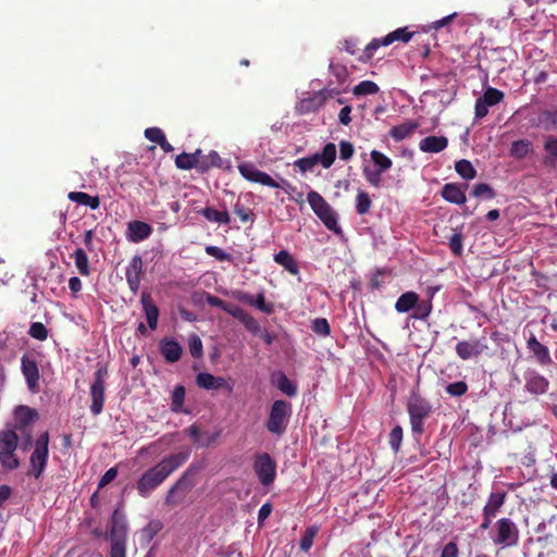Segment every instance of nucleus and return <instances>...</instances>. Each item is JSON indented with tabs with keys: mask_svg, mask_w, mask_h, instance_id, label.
Wrapping results in <instances>:
<instances>
[{
	"mask_svg": "<svg viewBox=\"0 0 557 557\" xmlns=\"http://www.w3.org/2000/svg\"><path fill=\"white\" fill-rule=\"evenodd\" d=\"M189 456V450L171 454L146 470L136 484L138 494L144 498L149 497L157 487L188 460Z\"/></svg>",
	"mask_w": 557,
	"mask_h": 557,
	"instance_id": "f257e3e1",
	"label": "nucleus"
},
{
	"mask_svg": "<svg viewBox=\"0 0 557 557\" xmlns=\"http://www.w3.org/2000/svg\"><path fill=\"white\" fill-rule=\"evenodd\" d=\"M20 440V433L12 428L5 425L0 430V466L5 470H15L21 465L15 455Z\"/></svg>",
	"mask_w": 557,
	"mask_h": 557,
	"instance_id": "f03ea898",
	"label": "nucleus"
},
{
	"mask_svg": "<svg viewBox=\"0 0 557 557\" xmlns=\"http://www.w3.org/2000/svg\"><path fill=\"white\" fill-rule=\"evenodd\" d=\"M36 418V410L27 406H17L14 409L13 421L5 424L20 433L23 449H26V447L32 443V425Z\"/></svg>",
	"mask_w": 557,
	"mask_h": 557,
	"instance_id": "7ed1b4c3",
	"label": "nucleus"
},
{
	"mask_svg": "<svg viewBox=\"0 0 557 557\" xmlns=\"http://www.w3.org/2000/svg\"><path fill=\"white\" fill-rule=\"evenodd\" d=\"M49 433H41L34 443V449L29 457L27 475L38 480L42 476L49 458Z\"/></svg>",
	"mask_w": 557,
	"mask_h": 557,
	"instance_id": "20e7f679",
	"label": "nucleus"
},
{
	"mask_svg": "<svg viewBox=\"0 0 557 557\" xmlns=\"http://www.w3.org/2000/svg\"><path fill=\"white\" fill-rule=\"evenodd\" d=\"M312 211L330 231L339 234L342 228L337 222V214L325 199L317 191L310 190L307 195Z\"/></svg>",
	"mask_w": 557,
	"mask_h": 557,
	"instance_id": "39448f33",
	"label": "nucleus"
},
{
	"mask_svg": "<svg viewBox=\"0 0 557 557\" xmlns=\"http://www.w3.org/2000/svg\"><path fill=\"white\" fill-rule=\"evenodd\" d=\"M292 416V405L283 399L275 400L270 409L267 429L270 433L282 435L285 433Z\"/></svg>",
	"mask_w": 557,
	"mask_h": 557,
	"instance_id": "423d86ee",
	"label": "nucleus"
},
{
	"mask_svg": "<svg viewBox=\"0 0 557 557\" xmlns=\"http://www.w3.org/2000/svg\"><path fill=\"white\" fill-rule=\"evenodd\" d=\"M407 409L412 433L422 434L424 431V420L430 416L432 406L422 397L413 395L408 401Z\"/></svg>",
	"mask_w": 557,
	"mask_h": 557,
	"instance_id": "0eeeda50",
	"label": "nucleus"
},
{
	"mask_svg": "<svg viewBox=\"0 0 557 557\" xmlns=\"http://www.w3.org/2000/svg\"><path fill=\"white\" fill-rule=\"evenodd\" d=\"M495 536L493 542L504 547L515 546L519 540V529L509 518H502L494 525Z\"/></svg>",
	"mask_w": 557,
	"mask_h": 557,
	"instance_id": "6e6552de",
	"label": "nucleus"
},
{
	"mask_svg": "<svg viewBox=\"0 0 557 557\" xmlns=\"http://www.w3.org/2000/svg\"><path fill=\"white\" fill-rule=\"evenodd\" d=\"M194 471L191 468H188L181 478L175 482V484L169 490L165 496V504L169 506H176L181 504L186 495L191 491L195 485V481L193 479Z\"/></svg>",
	"mask_w": 557,
	"mask_h": 557,
	"instance_id": "1a4fd4ad",
	"label": "nucleus"
},
{
	"mask_svg": "<svg viewBox=\"0 0 557 557\" xmlns=\"http://www.w3.org/2000/svg\"><path fill=\"white\" fill-rule=\"evenodd\" d=\"M107 369L99 368L94 374V382L90 386L91 405L90 411L94 416H98L103 410L104 391H106Z\"/></svg>",
	"mask_w": 557,
	"mask_h": 557,
	"instance_id": "9d476101",
	"label": "nucleus"
},
{
	"mask_svg": "<svg viewBox=\"0 0 557 557\" xmlns=\"http://www.w3.org/2000/svg\"><path fill=\"white\" fill-rule=\"evenodd\" d=\"M505 95L502 90L494 87H487L483 96L479 97L474 107V119L482 120L488 113V108L503 101Z\"/></svg>",
	"mask_w": 557,
	"mask_h": 557,
	"instance_id": "9b49d317",
	"label": "nucleus"
},
{
	"mask_svg": "<svg viewBox=\"0 0 557 557\" xmlns=\"http://www.w3.org/2000/svg\"><path fill=\"white\" fill-rule=\"evenodd\" d=\"M255 471L261 484L269 486L275 479L276 463L269 454L263 453L256 457Z\"/></svg>",
	"mask_w": 557,
	"mask_h": 557,
	"instance_id": "f8f14e48",
	"label": "nucleus"
},
{
	"mask_svg": "<svg viewBox=\"0 0 557 557\" xmlns=\"http://www.w3.org/2000/svg\"><path fill=\"white\" fill-rule=\"evenodd\" d=\"M488 349L485 337L461 341L456 345V354L461 360L478 357Z\"/></svg>",
	"mask_w": 557,
	"mask_h": 557,
	"instance_id": "ddd939ff",
	"label": "nucleus"
},
{
	"mask_svg": "<svg viewBox=\"0 0 557 557\" xmlns=\"http://www.w3.org/2000/svg\"><path fill=\"white\" fill-rule=\"evenodd\" d=\"M21 371L25 377L28 389L33 393L38 392L40 375L37 361L33 356L28 354L22 356Z\"/></svg>",
	"mask_w": 557,
	"mask_h": 557,
	"instance_id": "4468645a",
	"label": "nucleus"
},
{
	"mask_svg": "<svg viewBox=\"0 0 557 557\" xmlns=\"http://www.w3.org/2000/svg\"><path fill=\"white\" fill-rule=\"evenodd\" d=\"M238 171L244 178L249 182L259 183L264 186L278 188L280 184L275 182L269 174L262 172L250 162H244L238 165Z\"/></svg>",
	"mask_w": 557,
	"mask_h": 557,
	"instance_id": "2eb2a0df",
	"label": "nucleus"
},
{
	"mask_svg": "<svg viewBox=\"0 0 557 557\" xmlns=\"http://www.w3.org/2000/svg\"><path fill=\"white\" fill-rule=\"evenodd\" d=\"M143 275V259L140 256H134L125 270V276L129 289L136 294L140 287Z\"/></svg>",
	"mask_w": 557,
	"mask_h": 557,
	"instance_id": "dca6fc26",
	"label": "nucleus"
},
{
	"mask_svg": "<svg viewBox=\"0 0 557 557\" xmlns=\"http://www.w3.org/2000/svg\"><path fill=\"white\" fill-rule=\"evenodd\" d=\"M110 541H126L127 540V521L125 515L115 509L110 520Z\"/></svg>",
	"mask_w": 557,
	"mask_h": 557,
	"instance_id": "f3484780",
	"label": "nucleus"
},
{
	"mask_svg": "<svg viewBox=\"0 0 557 557\" xmlns=\"http://www.w3.org/2000/svg\"><path fill=\"white\" fill-rule=\"evenodd\" d=\"M152 234V227L143 221H131L127 223L125 237L128 242L137 244L147 239Z\"/></svg>",
	"mask_w": 557,
	"mask_h": 557,
	"instance_id": "a211bd4d",
	"label": "nucleus"
},
{
	"mask_svg": "<svg viewBox=\"0 0 557 557\" xmlns=\"http://www.w3.org/2000/svg\"><path fill=\"white\" fill-rule=\"evenodd\" d=\"M524 381L525 389L533 395L545 394L549 386V382L545 376L532 370L525 372Z\"/></svg>",
	"mask_w": 557,
	"mask_h": 557,
	"instance_id": "6ab92c4d",
	"label": "nucleus"
},
{
	"mask_svg": "<svg viewBox=\"0 0 557 557\" xmlns=\"http://www.w3.org/2000/svg\"><path fill=\"white\" fill-rule=\"evenodd\" d=\"M467 187V184L459 185L455 183H448L443 186L441 195L446 201L450 203L463 205L467 200L465 194Z\"/></svg>",
	"mask_w": 557,
	"mask_h": 557,
	"instance_id": "aec40b11",
	"label": "nucleus"
},
{
	"mask_svg": "<svg viewBox=\"0 0 557 557\" xmlns=\"http://www.w3.org/2000/svg\"><path fill=\"white\" fill-rule=\"evenodd\" d=\"M160 352L166 362L174 363L178 361L183 355V347L174 339H161Z\"/></svg>",
	"mask_w": 557,
	"mask_h": 557,
	"instance_id": "412c9836",
	"label": "nucleus"
},
{
	"mask_svg": "<svg viewBox=\"0 0 557 557\" xmlns=\"http://www.w3.org/2000/svg\"><path fill=\"white\" fill-rule=\"evenodd\" d=\"M140 302L145 312V317L148 323V326L151 330H156L158 325V319H159V309L153 304L151 296L144 292L140 297Z\"/></svg>",
	"mask_w": 557,
	"mask_h": 557,
	"instance_id": "4be33fe9",
	"label": "nucleus"
},
{
	"mask_svg": "<svg viewBox=\"0 0 557 557\" xmlns=\"http://www.w3.org/2000/svg\"><path fill=\"white\" fill-rule=\"evenodd\" d=\"M527 347L541 364L546 366L552 363V358L548 348L545 345L541 344L536 339L535 335L531 334L527 342Z\"/></svg>",
	"mask_w": 557,
	"mask_h": 557,
	"instance_id": "5701e85b",
	"label": "nucleus"
},
{
	"mask_svg": "<svg viewBox=\"0 0 557 557\" xmlns=\"http://www.w3.org/2000/svg\"><path fill=\"white\" fill-rule=\"evenodd\" d=\"M448 145L445 136H428L420 140L419 149L423 152L437 153L443 151Z\"/></svg>",
	"mask_w": 557,
	"mask_h": 557,
	"instance_id": "b1692460",
	"label": "nucleus"
},
{
	"mask_svg": "<svg viewBox=\"0 0 557 557\" xmlns=\"http://www.w3.org/2000/svg\"><path fill=\"white\" fill-rule=\"evenodd\" d=\"M274 261L283 267L288 273L297 275L299 273V267L297 261L287 250H281L273 257Z\"/></svg>",
	"mask_w": 557,
	"mask_h": 557,
	"instance_id": "393cba45",
	"label": "nucleus"
},
{
	"mask_svg": "<svg viewBox=\"0 0 557 557\" xmlns=\"http://www.w3.org/2000/svg\"><path fill=\"white\" fill-rule=\"evenodd\" d=\"M506 493L505 492H494L491 493L487 499L486 505L483 508V516H493L495 517L500 509V507L505 503Z\"/></svg>",
	"mask_w": 557,
	"mask_h": 557,
	"instance_id": "a878e982",
	"label": "nucleus"
},
{
	"mask_svg": "<svg viewBox=\"0 0 557 557\" xmlns=\"http://www.w3.org/2000/svg\"><path fill=\"white\" fill-rule=\"evenodd\" d=\"M325 97L323 92L314 94L313 96L301 99L298 109L300 113H309L318 110L323 106Z\"/></svg>",
	"mask_w": 557,
	"mask_h": 557,
	"instance_id": "bb28decb",
	"label": "nucleus"
},
{
	"mask_svg": "<svg viewBox=\"0 0 557 557\" xmlns=\"http://www.w3.org/2000/svg\"><path fill=\"white\" fill-rule=\"evenodd\" d=\"M185 387L176 385L171 395V410L175 413H188L189 411L184 407L185 401Z\"/></svg>",
	"mask_w": 557,
	"mask_h": 557,
	"instance_id": "cd10ccee",
	"label": "nucleus"
},
{
	"mask_svg": "<svg viewBox=\"0 0 557 557\" xmlns=\"http://www.w3.org/2000/svg\"><path fill=\"white\" fill-rule=\"evenodd\" d=\"M419 300V296L414 292H406L399 296L395 304L397 312L405 313L413 309Z\"/></svg>",
	"mask_w": 557,
	"mask_h": 557,
	"instance_id": "c85d7f7f",
	"label": "nucleus"
},
{
	"mask_svg": "<svg viewBox=\"0 0 557 557\" xmlns=\"http://www.w3.org/2000/svg\"><path fill=\"white\" fill-rule=\"evenodd\" d=\"M544 150L546 156L544 158V164L547 166H557V137L548 136L544 143Z\"/></svg>",
	"mask_w": 557,
	"mask_h": 557,
	"instance_id": "c756f323",
	"label": "nucleus"
},
{
	"mask_svg": "<svg viewBox=\"0 0 557 557\" xmlns=\"http://www.w3.org/2000/svg\"><path fill=\"white\" fill-rule=\"evenodd\" d=\"M199 213L210 222L218 224H228L231 216L227 211H219L212 207H206Z\"/></svg>",
	"mask_w": 557,
	"mask_h": 557,
	"instance_id": "7c9ffc66",
	"label": "nucleus"
},
{
	"mask_svg": "<svg viewBox=\"0 0 557 557\" xmlns=\"http://www.w3.org/2000/svg\"><path fill=\"white\" fill-rule=\"evenodd\" d=\"M532 152V143L528 139L515 140L510 147V156L515 159L522 160Z\"/></svg>",
	"mask_w": 557,
	"mask_h": 557,
	"instance_id": "2f4dec72",
	"label": "nucleus"
},
{
	"mask_svg": "<svg viewBox=\"0 0 557 557\" xmlns=\"http://www.w3.org/2000/svg\"><path fill=\"white\" fill-rule=\"evenodd\" d=\"M417 127L418 124L413 122L403 123L392 127L389 131V135L394 140L400 141L407 138L410 134H412Z\"/></svg>",
	"mask_w": 557,
	"mask_h": 557,
	"instance_id": "473e14b6",
	"label": "nucleus"
},
{
	"mask_svg": "<svg viewBox=\"0 0 557 557\" xmlns=\"http://www.w3.org/2000/svg\"><path fill=\"white\" fill-rule=\"evenodd\" d=\"M314 154L318 157L319 163H321L324 169H329L335 161L336 146L333 143H329L323 147L320 153Z\"/></svg>",
	"mask_w": 557,
	"mask_h": 557,
	"instance_id": "72a5a7b5",
	"label": "nucleus"
},
{
	"mask_svg": "<svg viewBox=\"0 0 557 557\" xmlns=\"http://www.w3.org/2000/svg\"><path fill=\"white\" fill-rule=\"evenodd\" d=\"M69 199L79 205H84L95 210L99 208L100 201L98 197H92L83 191H72L69 194Z\"/></svg>",
	"mask_w": 557,
	"mask_h": 557,
	"instance_id": "f704fd0d",
	"label": "nucleus"
},
{
	"mask_svg": "<svg viewBox=\"0 0 557 557\" xmlns=\"http://www.w3.org/2000/svg\"><path fill=\"white\" fill-rule=\"evenodd\" d=\"M74 261L81 275L88 276L90 274L89 259L84 249L77 248L74 251Z\"/></svg>",
	"mask_w": 557,
	"mask_h": 557,
	"instance_id": "c9c22d12",
	"label": "nucleus"
},
{
	"mask_svg": "<svg viewBox=\"0 0 557 557\" xmlns=\"http://www.w3.org/2000/svg\"><path fill=\"white\" fill-rule=\"evenodd\" d=\"M370 158L374 164V169L381 171L382 173L388 171L393 165L391 158L379 150H372L370 152Z\"/></svg>",
	"mask_w": 557,
	"mask_h": 557,
	"instance_id": "e433bc0d",
	"label": "nucleus"
},
{
	"mask_svg": "<svg viewBox=\"0 0 557 557\" xmlns=\"http://www.w3.org/2000/svg\"><path fill=\"white\" fill-rule=\"evenodd\" d=\"M537 124L545 131L557 129V111H543L537 116Z\"/></svg>",
	"mask_w": 557,
	"mask_h": 557,
	"instance_id": "4c0bfd02",
	"label": "nucleus"
},
{
	"mask_svg": "<svg viewBox=\"0 0 557 557\" xmlns=\"http://www.w3.org/2000/svg\"><path fill=\"white\" fill-rule=\"evenodd\" d=\"M412 36L413 33L408 32L407 27H400L383 37V44L389 46L395 41L408 42Z\"/></svg>",
	"mask_w": 557,
	"mask_h": 557,
	"instance_id": "58836bf2",
	"label": "nucleus"
},
{
	"mask_svg": "<svg viewBox=\"0 0 557 557\" xmlns=\"http://www.w3.org/2000/svg\"><path fill=\"white\" fill-rule=\"evenodd\" d=\"M455 170L459 176L462 178L470 181L476 176V170L473 168L472 163L466 159H461L455 163Z\"/></svg>",
	"mask_w": 557,
	"mask_h": 557,
	"instance_id": "ea45409f",
	"label": "nucleus"
},
{
	"mask_svg": "<svg viewBox=\"0 0 557 557\" xmlns=\"http://www.w3.org/2000/svg\"><path fill=\"white\" fill-rule=\"evenodd\" d=\"M276 386L287 396H295L297 394L296 385L284 373L277 375Z\"/></svg>",
	"mask_w": 557,
	"mask_h": 557,
	"instance_id": "a19ab883",
	"label": "nucleus"
},
{
	"mask_svg": "<svg viewBox=\"0 0 557 557\" xmlns=\"http://www.w3.org/2000/svg\"><path fill=\"white\" fill-rule=\"evenodd\" d=\"M380 47H387V44H383V38H373L363 49L360 60L363 62L371 60Z\"/></svg>",
	"mask_w": 557,
	"mask_h": 557,
	"instance_id": "79ce46f5",
	"label": "nucleus"
},
{
	"mask_svg": "<svg viewBox=\"0 0 557 557\" xmlns=\"http://www.w3.org/2000/svg\"><path fill=\"white\" fill-rule=\"evenodd\" d=\"M379 86L371 81H362L358 85L354 87V95L356 96H366V95H374L379 92Z\"/></svg>",
	"mask_w": 557,
	"mask_h": 557,
	"instance_id": "37998d69",
	"label": "nucleus"
},
{
	"mask_svg": "<svg viewBox=\"0 0 557 557\" xmlns=\"http://www.w3.org/2000/svg\"><path fill=\"white\" fill-rule=\"evenodd\" d=\"M211 166L222 168L223 160L219 156V153L214 150L210 151L208 154L203 157V162H201L200 171H208Z\"/></svg>",
	"mask_w": 557,
	"mask_h": 557,
	"instance_id": "c03bdc74",
	"label": "nucleus"
},
{
	"mask_svg": "<svg viewBox=\"0 0 557 557\" xmlns=\"http://www.w3.org/2000/svg\"><path fill=\"white\" fill-rule=\"evenodd\" d=\"M175 164L178 169L190 170L194 168L197 169V165H199V162L195 159L194 154L183 152L176 157Z\"/></svg>",
	"mask_w": 557,
	"mask_h": 557,
	"instance_id": "a18cd8bd",
	"label": "nucleus"
},
{
	"mask_svg": "<svg viewBox=\"0 0 557 557\" xmlns=\"http://www.w3.org/2000/svg\"><path fill=\"white\" fill-rule=\"evenodd\" d=\"M371 199L369 195L363 191L359 190L356 197V211L358 214L363 215L369 212L371 207Z\"/></svg>",
	"mask_w": 557,
	"mask_h": 557,
	"instance_id": "49530a36",
	"label": "nucleus"
},
{
	"mask_svg": "<svg viewBox=\"0 0 557 557\" xmlns=\"http://www.w3.org/2000/svg\"><path fill=\"white\" fill-rule=\"evenodd\" d=\"M234 212L244 223L253 221L255 215L252 211L249 208L245 207L240 198L234 205Z\"/></svg>",
	"mask_w": 557,
	"mask_h": 557,
	"instance_id": "de8ad7c7",
	"label": "nucleus"
},
{
	"mask_svg": "<svg viewBox=\"0 0 557 557\" xmlns=\"http://www.w3.org/2000/svg\"><path fill=\"white\" fill-rule=\"evenodd\" d=\"M295 166L298 168L301 172L312 171L313 168L319 164L318 157L315 154H311L309 157L300 158L295 161Z\"/></svg>",
	"mask_w": 557,
	"mask_h": 557,
	"instance_id": "09e8293b",
	"label": "nucleus"
},
{
	"mask_svg": "<svg viewBox=\"0 0 557 557\" xmlns=\"http://www.w3.org/2000/svg\"><path fill=\"white\" fill-rule=\"evenodd\" d=\"M382 172L376 169H370L366 166L363 169V176L367 182L373 187H380L382 183Z\"/></svg>",
	"mask_w": 557,
	"mask_h": 557,
	"instance_id": "8fccbe9b",
	"label": "nucleus"
},
{
	"mask_svg": "<svg viewBox=\"0 0 557 557\" xmlns=\"http://www.w3.org/2000/svg\"><path fill=\"white\" fill-rule=\"evenodd\" d=\"M472 195L476 198L492 199L495 196L492 187L485 183H479L473 186Z\"/></svg>",
	"mask_w": 557,
	"mask_h": 557,
	"instance_id": "3c124183",
	"label": "nucleus"
},
{
	"mask_svg": "<svg viewBox=\"0 0 557 557\" xmlns=\"http://www.w3.org/2000/svg\"><path fill=\"white\" fill-rule=\"evenodd\" d=\"M28 334L38 341H45L48 337V330L41 322H34L30 324Z\"/></svg>",
	"mask_w": 557,
	"mask_h": 557,
	"instance_id": "603ef678",
	"label": "nucleus"
},
{
	"mask_svg": "<svg viewBox=\"0 0 557 557\" xmlns=\"http://www.w3.org/2000/svg\"><path fill=\"white\" fill-rule=\"evenodd\" d=\"M312 331L321 336H329L331 333V327L326 319L317 318L312 321L311 325Z\"/></svg>",
	"mask_w": 557,
	"mask_h": 557,
	"instance_id": "864d4df0",
	"label": "nucleus"
},
{
	"mask_svg": "<svg viewBox=\"0 0 557 557\" xmlns=\"http://www.w3.org/2000/svg\"><path fill=\"white\" fill-rule=\"evenodd\" d=\"M176 433H170L165 434L162 437H160L158 441L149 444L148 446H144L140 448L139 453L141 455L149 451V449H153L157 447L158 444H165L168 446L172 445L175 442Z\"/></svg>",
	"mask_w": 557,
	"mask_h": 557,
	"instance_id": "5fc2aeb1",
	"label": "nucleus"
},
{
	"mask_svg": "<svg viewBox=\"0 0 557 557\" xmlns=\"http://www.w3.org/2000/svg\"><path fill=\"white\" fill-rule=\"evenodd\" d=\"M413 309H414L413 318L421 319V320L425 319L430 315V313L432 311V302H431V300H425V301H421V302L418 301Z\"/></svg>",
	"mask_w": 557,
	"mask_h": 557,
	"instance_id": "6e6d98bb",
	"label": "nucleus"
},
{
	"mask_svg": "<svg viewBox=\"0 0 557 557\" xmlns=\"http://www.w3.org/2000/svg\"><path fill=\"white\" fill-rule=\"evenodd\" d=\"M446 392L453 396V397H460L462 395H465L468 391V385L466 382L463 381H458V382H454V383H450L448 384L446 387H445Z\"/></svg>",
	"mask_w": 557,
	"mask_h": 557,
	"instance_id": "4d7b16f0",
	"label": "nucleus"
},
{
	"mask_svg": "<svg viewBox=\"0 0 557 557\" xmlns=\"http://www.w3.org/2000/svg\"><path fill=\"white\" fill-rule=\"evenodd\" d=\"M315 534L317 528L314 527H310L305 531L299 543L301 550L308 552L311 548Z\"/></svg>",
	"mask_w": 557,
	"mask_h": 557,
	"instance_id": "13d9d810",
	"label": "nucleus"
},
{
	"mask_svg": "<svg viewBox=\"0 0 557 557\" xmlns=\"http://www.w3.org/2000/svg\"><path fill=\"white\" fill-rule=\"evenodd\" d=\"M403 442V429L399 425H396L392 429L389 433V445L392 449L397 453L400 448Z\"/></svg>",
	"mask_w": 557,
	"mask_h": 557,
	"instance_id": "bf43d9fd",
	"label": "nucleus"
},
{
	"mask_svg": "<svg viewBox=\"0 0 557 557\" xmlns=\"http://www.w3.org/2000/svg\"><path fill=\"white\" fill-rule=\"evenodd\" d=\"M214 380H215L214 375L207 373V372H201L197 375L196 383L199 387L210 391V389H213V387H214Z\"/></svg>",
	"mask_w": 557,
	"mask_h": 557,
	"instance_id": "052dcab7",
	"label": "nucleus"
},
{
	"mask_svg": "<svg viewBox=\"0 0 557 557\" xmlns=\"http://www.w3.org/2000/svg\"><path fill=\"white\" fill-rule=\"evenodd\" d=\"M206 253L219 261H231L232 256L218 246H207Z\"/></svg>",
	"mask_w": 557,
	"mask_h": 557,
	"instance_id": "680f3d73",
	"label": "nucleus"
},
{
	"mask_svg": "<svg viewBox=\"0 0 557 557\" xmlns=\"http://www.w3.org/2000/svg\"><path fill=\"white\" fill-rule=\"evenodd\" d=\"M448 244H449V248H450L451 252L455 256H461L462 250H463V246H462V236H461L460 232L454 233L449 237V243Z\"/></svg>",
	"mask_w": 557,
	"mask_h": 557,
	"instance_id": "e2e57ef3",
	"label": "nucleus"
},
{
	"mask_svg": "<svg viewBox=\"0 0 557 557\" xmlns=\"http://www.w3.org/2000/svg\"><path fill=\"white\" fill-rule=\"evenodd\" d=\"M189 352L195 358L202 356V342L199 336L191 335L188 341Z\"/></svg>",
	"mask_w": 557,
	"mask_h": 557,
	"instance_id": "0e129e2a",
	"label": "nucleus"
},
{
	"mask_svg": "<svg viewBox=\"0 0 557 557\" xmlns=\"http://www.w3.org/2000/svg\"><path fill=\"white\" fill-rule=\"evenodd\" d=\"M145 137L156 144H160L164 140V133L159 127H149L145 131Z\"/></svg>",
	"mask_w": 557,
	"mask_h": 557,
	"instance_id": "69168bd1",
	"label": "nucleus"
},
{
	"mask_svg": "<svg viewBox=\"0 0 557 557\" xmlns=\"http://www.w3.org/2000/svg\"><path fill=\"white\" fill-rule=\"evenodd\" d=\"M244 326L249 331L251 332L252 334H259L261 332V326L260 324L258 323V321L252 317L250 315L249 313H247L244 319L240 321Z\"/></svg>",
	"mask_w": 557,
	"mask_h": 557,
	"instance_id": "338daca9",
	"label": "nucleus"
},
{
	"mask_svg": "<svg viewBox=\"0 0 557 557\" xmlns=\"http://www.w3.org/2000/svg\"><path fill=\"white\" fill-rule=\"evenodd\" d=\"M111 552L110 557H125L126 541H110Z\"/></svg>",
	"mask_w": 557,
	"mask_h": 557,
	"instance_id": "774afa93",
	"label": "nucleus"
}]
</instances>
